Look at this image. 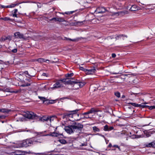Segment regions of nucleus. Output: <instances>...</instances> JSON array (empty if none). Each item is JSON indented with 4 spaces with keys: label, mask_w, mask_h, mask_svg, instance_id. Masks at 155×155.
I'll list each match as a JSON object with an SVG mask.
<instances>
[{
    "label": "nucleus",
    "mask_w": 155,
    "mask_h": 155,
    "mask_svg": "<svg viewBox=\"0 0 155 155\" xmlns=\"http://www.w3.org/2000/svg\"><path fill=\"white\" fill-rule=\"evenodd\" d=\"M83 127V124L73 121L71 125L65 126L64 130L68 133L70 134L73 133L74 132L80 134L81 133Z\"/></svg>",
    "instance_id": "obj_1"
},
{
    "label": "nucleus",
    "mask_w": 155,
    "mask_h": 155,
    "mask_svg": "<svg viewBox=\"0 0 155 155\" xmlns=\"http://www.w3.org/2000/svg\"><path fill=\"white\" fill-rule=\"evenodd\" d=\"M42 143V140L36 136L27 139L22 141L21 143V147H27L38 143Z\"/></svg>",
    "instance_id": "obj_2"
},
{
    "label": "nucleus",
    "mask_w": 155,
    "mask_h": 155,
    "mask_svg": "<svg viewBox=\"0 0 155 155\" xmlns=\"http://www.w3.org/2000/svg\"><path fill=\"white\" fill-rule=\"evenodd\" d=\"M25 116V117L31 119L36 120L42 121H48L49 120V116L46 117L43 116L42 117H39L31 111H27Z\"/></svg>",
    "instance_id": "obj_3"
},
{
    "label": "nucleus",
    "mask_w": 155,
    "mask_h": 155,
    "mask_svg": "<svg viewBox=\"0 0 155 155\" xmlns=\"http://www.w3.org/2000/svg\"><path fill=\"white\" fill-rule=\"evenodd\" d=\"M79 110V109H77L75 110L69 111V113H65L63 114V118H73L77 114V112Z\"/></svg>",
    "instance_id": "obj_4"
},
{
    "label": "nucleus",
    "mask_w": 155,
    "mask_h": 155,
    "mask_svg": "<svg viewBox=\"0 0 155 155\" xmlns=\"http://www.w3.org/2000/svg\"><path fill=\"white\" fill-rule=\"evenodd\" d=\"M14 36L15 38L22 39L23 40H27L28 38L24 36V35L20 33L19 32L14 33Z\"/></svg>",
    "instance_id": "obj_5"
},
{
    "label": "nucleus",
    "mask_w": 155,
    "mask_h": 155,
    "mask_svg": "<svg viewBox=\"0 0 155 155\" xmlns=\"http://www.w3.org/2000/svg\"><path fill=\"white\" fill-rule=\"evenodd\" d=\"M46 136H49L53 137H57L59 138L64 137L63 134H59V132H55V131L53 132H50L49 134L46 135Z\"/></svg>",
    "instance_id": "obj_6"
},
{
    "label": "nucleus",
    "mask_w": 155,
    "mask_h": 155,
    "mask_svg": "<svg viewBox=\"0 0 155 155\" xmlns=\"http://www.w3.org/2000/svg\"><path fill=\"white\" fill-rule=\"evenodd\" d=\"M145 147L147 148H155V141H153L149 143H147L144 145Z\"/></svg>",
    "instance_id": "obj_7"
},
{
    "label": "nucleus",
    "mask_w": 155,
    "mask_h": 155,
    "mask_svg": "<svg viewBox=\"0 0 155 155\" xmlns=\"http://www.w3.org/2000/svg\"><path fill=\"white\" fill-rule=\"evenodd\" d=\"M106 11V9L104 7H98L97 8L95 12L96 13H103Z\"/></svg>",
    "instance_id": "obj_8"
},
{
    "label": "nucleus",
    "mask_w": 155,
    "mask_h": 155,
    "mask_svg": "<svg viewBox=\"0 0 155 155\" xmlns=\"http://www.w3.org/2000/svg\"><path fill=\"white\" fill-rule=\"evenodd\" d=\"M63 87V85L60 83V82L59 81H58L53 85V87L51 88L52 89H55L57 88Z\"/></svg>",
    "instance_id": "obj_9"
},
{
    "label": "nucleus",
    "mask_w": 155,
    "mask_h": 155,
    "mask_svg": "<svg viewBox=\"0 0 155 155\" xmlns=\"http://www.w3.org/2000/svg\"><path fill=\"white\" fill-rule=\"evenodd\" d=\"M12 39V36L10 35H8L7 36H3L1 37L0 39L1 42H4L6 40H8L9 41H10Z\"/></svg>",
    "instance_id": "obj_10"
},
{
    "label": "nucleus",
    "mask_w": 155,
    "mask_h": 155,
    "mask_svg": "<svg viewBox=\"0 0 155 155\" xmlns=\"http://www.w3.org/2000/svg\"><path fill=\"white\" fill-rule=\"evenodd\" d=\"M69 78H66L65 84L73 85V84H77V82L75 81H71V80H69Z\"/></svg>",
    "instance_id": "obj_11"
},
{
    "label": "nucleus",
    "mask_w": 155,
    "mask_h": 155,
    "mask_svg": "<svg viewBox=\"0 0 155 155\" xmlns=\"http://www.w3.org/2000/svg\"><path fill=\"white\" fill-rule=\"evenodd\" d=\"M96 71V70L94 67L90 69H87L86 74H93Z\"/></svg>",
    "instance_id": "obj_12"
},
{
    "label": "nucleus",
    "mask_w": 155,
    "mask_h": 155,
    "mask_svg": "<svg viewBox=\"0 0 155 155\" xmlns=\"http://www.w3.org/2000/svg\"><path fill=\"white\" fill-rule=\"evenodd\" d=\"M91 118V117H90L88 115L87 116V117H85V116H81V115L80 117L78 118L77 119H74V120L76 121H79L81 119H84L85 120L86 119H87L88 118Z\"/></svg>",
    "instance_id": "obj_13"
},
{
    "label": "nucleus",
    "mask_w": 155,
    "mask_h": 155,
    "mask_svg": "<svg viewBox=\"0 0 155 155\" xmlns=\"http://www.w3.org/2000/svg\"><path fill=\"white\" fill-rule=\"evenodd\" d=\"M20 4V3L17 2H15L14 3H12L11 5L6 6V8H11L15 7V6H18Z\"/></svg>",
    "instance_id": "obj_14"
},
{
    "label": "nucleus",
    "mask_w": 155,
    "mask_h": 155,
    "mask_svg": "<svg viewBox=\"0 0 155 155\" xmlns=\"http://www.w3.org/2000/svg\"><path fill=\"white\" fill-rule=\"evenodd\" d=\"M85 21H78L77 22H72L71 23V25L73 26H77L78 25H80L83 24V22Z\"/></svg>",
    "instance_id": "obj_15"
},
{
    "label": "nucleus",
    "mask_w": 155,
    "mask_h": 155,
    "mask_svg": "<svg viewBox=\"0 0 155 155\" xmlns=\"http://www.w3.org/2000/svg\"><path fill=\"white\" fill-rule=\"evenodd\" d=\"M24 151L21 150H16L14 152V153L16 155H25Z\"/></svg>",
    "instance_id": "obj_16"
},
{
    "label": "nucleus",
    "mask_w": 155,
    "mask_h": 155,
    "mask_svg": "<svg viewBox=\"0 0 155 155\" xmlns=\"http://www.w3.org/2000/svg\"><path fill=\"white\" fill-rule=\"evenodd\" d=\"M123 36L124 37L127 38V36L126 35L122 34V35H119L115 37V38L116 40H119L120 39H121L122 38V37Z\"/></svg>",
    "instance_id": "obj_17"
},
{
    "label": "nucleus",
    "mask_w": 155,
    "mask_h": 155,
    "mask_svg": "<svg viewBox=\"0 0 155 155\" xmlns=\"http://www.w3.org/2000/svg\"><path fill=\"white\" fill-rule=\"evenodd\" d=\"M98 111V110H97L96 109L94 108H92L91 109L88 111V114H92L93 113H94L95 112H96Z\"/></svg>",
    "instance_id": "obj_18"
},
{
    "label": "nucleus",
    "mask_w": 155,
    "mask_h": 155,
    "mask_svg": "<svg viewBox=\"0 0 155 155\" xmlns=\"http://www.w3.org/2000/svg\"><path fill=\"white\" fill-rule=\"evenodd\" d=\"M37 61H38L40 63H42L43 62H47V61L49 62L50 61L48 60H45V59L39 58L37 59Z\"/></svg>",
    "instance_id": "obj_19"
},
{
    "label": "nucleus",
    "mask_w": 155,
    "mask_h": 155,
    "mask_svg": "<svg viewBox=\"0 0 155 155\" xmlns=\"http://www.w3.org/2000/svg\"><path fill=\"white\" fill-rule=\"evenodd\" d=\"M75 81L77 82V84H79L80 87H82L85 85V83L82 81H80L79 80H76Z\"/></svg>",
    "instance_id": "obj_20"
},
{
    "label": "nucleus",
    "mask_w": 155,
    "mask_h": 155,
    "mask_svg": "<svg viewBox=\"0 0 155 155\" xmlns=\"http://www.w3.org/2000/svg\"><path fill=\"white\" fill-rule=\"evenodd\" d=\"M25 152V154H30V153H32V154H41V155H48V154H46V153H31V151H29V152H27V151H24Z\"/></svg>",
    "instance_id": "obj_21"
},
{
    "label": "nucleus",
    "mask_w": 155,
    "mask_h": 155,
    "mask_svg": "<svg viewBox=\"0 0 155 155\" xmlns=\"http://www.w3.org/2000/svg\"><path fill=\"white\" fill-rule=\"evenodd\" d=\"M130 10L132 11H136L137 10V7L136 5H133L130 8Z\"/></svg>",
    "instance_id": "obj_22"
},
{
    "label": "nucleus",
    "mask_w": 155,
    "mask_h": 155,
    "mask_svg": "<svg viewBox=\"0 0 155 155\" xmlns=\"http://www.w3.org/2000/svg\"><path fill=\"white\" fill-rule=\"evenodd\" d=\"M93 131L95 133L99 132L100 131V129L96 126L93 127H92Z\"/></svg>",
    "instance_id": "obj_23"
},
{
    "label": "nucleus",
    "mask_w": 155,
    "mask_h": 155,
    "mask_svg": "<svg viewBox=\"0 0 155 155\" xmlns=\"http://www.w3.org/2000/svg\"><path fill=\"white\" fill-rule=\"evenodd\" d=\"M4 20L5 21H9L12 22H13L14 21V19H11L10 18L8 17H5L4 18Z\"/></svg>",
    "instance_id": "obj_24"
},
{
    "label": "nucleus",
    "mask_w": 155,
    "mask_h": 155,
    "mask_svg": "<svg viewBox=\"0 0 155 155\" xmlns=\"http://www.w3.org/2000/svg\"><path fill=\"white\" fill-rule=\"evenodd\" d=\"M74 74L73 73H71L70 74L68 73L65 75V76L66 78H69V77H71L74 75Z\"/></svg>",
    "instance_id": "obj_25"
},
{
    "label": "nucleus",
    "mask_w": 155,
    "mask_h": 155,
    "mask_svg": "<svg viewBox=\"0 0 155 155\" xmlns=\"http://www.w3.org/2000/svg\"><path fill=\"white\" fill-rule=\"evenodd\" d=\"M58 141L62 144H65L67 143V141L64 139H59L58 140Z\"/></svg>",
    "instance_id": "obj_26"
},
{
    "label": "nucleus",
    "mask_w": 155,
    "mask_h": 155,
    "mask_svg": "<svg viewBox=\"0 0 155 155\" xmlns=\"http://www.w3.org/2000/svg\"><path fill=\"white\" fill-rule=\"evenodd\" d=\"M31 85V83H28L26 82H24V84H22L21 85V86L23 87H25Z\"/></svg>",
    "instance_id": "obj_27"
},
{
    "label": "nucleus",
    "mask_w": 155,
    "mask_h": 155,
    "mask_svg": "<svg viewBox=\"0 0 155 155\" xmlns=\"http://www.w3.org/2000/svg\"><path fill=\"white\" fill-rule=\"evenodd\" d=\"M24 73L25 74H27L28 75V76H29L30 77H34L35 76V75H34V74H32V75H31L30 74L28 71H25L24 72Z\"/></svg>",
    "instance_id": "obj_28"
},
{
    "label": "nucleus",
    "mask_w": 155,
    "mask_h": 155,
    "mask_svg": "<svg viewBox=\"0 0 155 155\" xmlns=\"http://www.w3.org/2000/svg\"><path fill=\"white\" fill-rule=\"evenodd\" d=\"M49 100L47 99H46L45 100L43 101V103L46 105L50 104H49Z\"/></svg>",
    "instance_id": "obj_29"
},
{
    "label": "nucleus",
    "mask_w": 155,
    "mask_h": 155,
    "mask_svg": "<svg viewBox=\"0 0 155 155\" xmlns=\"http://www.w3.org/2000/svg\"><path fill=\"white\" fill-rule=\"evenodd\" d=\"M109 126L107 125H106L104 126V131H109Z\"/></svg>",
    "instance_id": "obj_30"
},
{
    "label": "nucleus",
    "mask_w": 155,
    "mask_h": 155,
    "mask_svg": "<svg viewBox=\"0 0 155 155\" xmlns=\"http://www.w3.org/2000/svg\"><path fill=\"white\" fill-rule=\"evenodd\" d=\"M65 80H66V78L60 79L58 81L60 82V83L61 82H63V83L65 84Z\"/></svg>",
    "instance_id": "obj_31"
},
{
    "label": "nucleus",
    "mask_w": 155,
    "mask_h": 155,
    "mask_svg": "<svg viewBox=\"0 0 155 155\" xmlns=\"http://www.w3.org/2000/svg\"><path fill=\"white\" fill-rule=\"evenodd\" d=\"M150 132H144V135L145 136H146L147 137H150Z\"/></svg>",
    "instance_id": "obj_32"
},
{
    "label": "nucleus",
    "mask_w": 155,
    "mask_h": 155,
    "mask_svg": "<svg viewBox=\"0 0 155 155\" xmlns=\"http://www.w3.org/2000/svg\"><path fill=\"white\" fill-rule=\"evenodd\" d=\"M114 95L118 97H120V93L119 92H115Z\"/></svg>",
    "instance_id": "obj_33"
},
{
    "label": "nucleus",
    "mask_w": 155,
    "mask_h": 155,
    "mask_svg": "<svg viewBox=\"0 0 155 155\" xmlns=\"http://www.w3.org/2000/svg\"><path fill=\"white\" fill-rule=\"evenodd\" d=\"M49 21H52V22H56V21H57V18H53L51 19H50Z\"/></svg>",
    "instance_id": "obj_34"
},
{
    "label": "nucleus",
    "mask_w": 155,
    "mask_h": 155,
    "mask_svg": "<svg viewBox=\"0 0 155 155\" xmlns=\"http://www.w3.org/2000/svg\"><path fill=\"white\" fill-rule=\"evenodd\" d=\"M57 21L60 22V21H65L64 19L62 18H57Z\"/></svg>",
    "instance_id": "obj_35"
},
{
    "label": "nucleus",
    "mask_w": 155,
    "mask_h": 155,
    "mask_svg": "<svg viewBox=\"0 0 155 155\" xmlns=\"http://www.w3.org/2000/svg\"><path fill=\"white\" fill-rule=\"evenodd\" d=\"M119 76V78H121L122 79H125L126 77H125L124 74H122Z\"/></svg>",
    "instance_id": "obj_36"
},
{
    "label": "nucleus",
    "mask_w": 155,
    "mask_h": 155,
    "mask_svg": "<svg viewBox=\"0 0 155 155\" xmlns=\"http://www.w3.org/2000/svg\"><path fill=\"white\" fill-rule=\"evenodd\" d=\"M79 69L81 70H82L83 71L85 72H86V71H87V69L84 68V67H81V66L80 67Z\"/></svg>",
    "instance_id": "obj_37"
},
{
    "label": "nucleus",
    "mask_w": 155,
    "mask_h": 155,
    "mask_svg": "<svg viewBox=\"0 0 155 155\" xmlns=\"http://www.w3.org/2000/svg\"><path fill=\"white\" fill-rule=\"evenodd\" d=\"M11 50V52H12V53H16L17 52V49L16 48H15V49H12V50H11Z\"/></svg>",
    "instance_id": "obj_38"
},
{
    "label": "nucleus",
    "mask_w": 155,
    "mask_h": 155,
    "mask_svg": "<svg viewBox=\"0 0 155 155\" xmlns=\"http://www.w3.org/2000/svg\"><path fill=\"white\" fill-rule=\"evenodd\" d=\"M38 98L39 99H40L41 100L43 101H43H44V100H45V99H46V98L45 97H42L39 96H38Z\"/></svg>",
    "instance_id": "obj_39"
},
{
    "label": "nucleus",
    "mask_w": 155,
    "mask_h": 155,
    "mask_svg": "<svg viewBox=\"0 0 155 155\" xmlns=\"http://www.w3.org/2000/svg\"><path fill=\"white\" fill-rule=\"evenodd\" d=\"M56 100H49V104H53L56 102Z\"/></svg>",
    "instance_id": "obj_40"
},
{
    "label": "nucleus",
    "mask_w": 155,
    "mask_h": 155,
    "mask_svg": "<svg viewBox=\"0 0 155 155\" xmlns=\"http://www.w3.org/2000/svg\"><path fill=\"white\" fill-rule=\"evenodd\" d=\"M148 108L149 110H151L153 109H155V106H149V107H148Z\"/></svg>",
    "instance_id": "obj_41"
},
{
    "label": "nucleus",
    "mask_w": 155,
    "mask_h": 155,
    "mask_svg": "<svg viewBox=\"0 0 155 155\" xmlns=\"http://www.w3.org/2000/svg\"><path fill=\"white\" fill-rule=\"evenodd\" d=\"M113 147H116V148H118L120 151H121V150L120 147L118 145H113Z\"/></svg>",
    "instance_id": "obj_42"
},
{
    "label": "nucleus",
    "mask_w": 155,
    "mask_h": 155,
    "mask_svg": "<svg viewBox=\"0 0 155 155\" xmlns=\"http://www.w3.org/2000/svg\"><path fill=\"white\" fill-rule=\"evenodd\" d=\"M128 104H130L131 105H132V106H133L134 107H137V104H136V103H128Z\"/></svg>",
    "instance_id": "obj_43"
},
{
    "label": "nucleus",
    "mask_w": 155,
    "mask_h": 155,
    "mask_svg": "<svg viewBox=\"0 0 155 155\" xmlns=\"http://www.w3.org/2000/svg\"><path fill=\"white\" fill-rule=\"evenodd\" d=\"M7 110H6L5 109H0V112H7L8 111H7Z\"/></svg>",
    "instance_id": "obj_44"
},
{
    "label": "nucleus",
    "mask_w": 155,
    "mask_h": 155,
    "mask_svg": "<svg viewBox=\"0 0 155 155\" xmlns=\"http://www.w3.org/2000/svg\"><path fill=\"white\" fill-rule=\"evenodd\" d=\"M66 40H69L70 41H75L76 40V39H71V38H67L66 39Z\"/></svg>",
    "instance_id": "obj_45"
},
{
    "label": "nucleus",
    "mask_w": 155,
    "mask_h": 155,
    "mask_svg": "<svg viewBox=\"0 0 155 155\" xmlns=\"http://www.w3.org/2000/svg\"><path fill=\"white\" fill-rule=\"evenodd\" d=\"M141 107L142 108H148V107H149V106L148 105H142L141 104Z\"/></svg>",
    "instance_id": "obj_46"
},
{
    "label": "nucleus",
    "mask_w": 155,
    "mask_h": 155,
    "mask_svg": "<svg viewBox=\"0 0 155 155\" xmlns=\"http://www.w3.org/2000/svg\"><path fill=\"white\" fill-rule=\"evenodd\" d=\"M114 129V127L113 126L109 127L108 130L109 131H111Z\"/></svg>",
    "instance_id": "obj_47"
},
{
    "label": "nucleus",
    "mask_w": 155,
    "mask_h": 155,
    "mask_svg": "<svg viewBox=\"0 0 155 155\" xmlns=\"http://www.w3.org/2000/svg\"><path fill=\"white\" fill-rule=\"evenodd\" d=\"M88 114H88V111H87V112H84V113L81 114V116H85L86 115H88Z\"/></svg>",
    "instance_id": "obj_48"
},
{
    "label": "nucleus",
    "mask_w": 155,
    "mask_h": 155,
    "mask_svg": "<svg viewBox=\"0 0 155 155\" xmlns=\"http://www.w3.org/2000/svg\"><path fill=\"white\" fill-rule=\"evenodd\" d=\"M96 135H99V136H101V137H103V138H105V137L104 136V135L102 134H100V133H97L96 134Z\"/></svg>",
    "instance_id": "obj_49"
},
{
    "label": "nucleus",
    "mask_w": 155,
    "mask_h": 155,
    "mask_svg": "<svg viewBox=\"0 0 155 155\" xmlns=\"http://www.w3.org/2000/svg\"><path fill=\"white\" fill-rule=\"evenodd\" d=\"M87 145L86 143H82L81 145H80V146H86Z\"/></svg>",
    "instance_id": "obj_50"
},
{
    "label": "nucleus",
    "mask_w": 155,
    "mask_h": 155,
    "mask_svg": "<svg viewBox=\"0 0 155 155\" xmlns=\"http://www.w3.org/2000/svg\"><path fill=\"white\" fill-rule=\"evenodd\" d=\"M53 117V116H49V120L50 122L51 121V120H53V119H52V118Z\"/></svg>",
    "instance_id": "obj_51"
},
{
    "label": "nucleus",
    "mask_w": 155,
    "mask_h": 155,
    "mask_svg": "<svg viewBox=\"0 0 155 155\" xmlns=\"http://www.w3.org/2000/svg\"><path fill=\"white\" fill-rule=\"evenodd\" d=\"M135 74H124L125 75V77H126V76H129L130 75H133L134 76H135Z\"/></svg>",
    "instance_id": "obj_52"
},
{
    "label": "nucleus",
    "mask_w": 155,
    "mask_h": 155,
    "mask_svg": "<svg viewBox=\"0 0 155 155\" xmlns=\"http://www.w3.org/2000/svg\"><path fill=\"white\" fill-rule=\"evenodd\" d=\"M78 10H75L74 11H70L69 12H70V14H72L73 13H74V12H76Z\"/></svg>",
    "instance_id": "obj_53"
},
{
    "label": "nucleus",
    "mask_w": 155,
    "mask_h": 155,
    "mask_svg": "<svg viewBox=\"0 0 155 155\" xmlns=\"http://www.w3.org/2000/svg\"><path fill=\"white\" fill-rule=\"evenodd\" d=\"M113 146L112 145L111 143H110L108 145V147L110 148L113 147Z\"/></svg>",
    "instance_id": "obj_54"
},
{
    "label": "nucleus",
    "mask_w": 155,
    "mask_h": 155,
    "mask_svg": "<svg viewBox=\"0 0 155 155\" xmlns=\"http://www.w3.org/2000/svg\"><path fill=\"white\" fill-rule=\"evenodd\" d=\"M5 116L4 115H0V119H4L5 118Z\"/></svg>",
    "instance_id": "obj_55"
},
{
    "label": "nucleus",
    "mask_w": 155,
    "mask_h": 155,
    "mask_svg": "<svg viewBox=\"0 0 155 155\" xmlns=\"http://www.w3.org/2000/svg\"><path fill=\"white\" fill-rule=\"evenodd\" d=\"M111 55H112V57L113 58H114L116 56V54L114 53H113Z\"/></svg>",
    "instance_id": "obj_56"
},
{
    "label": "nucleus",
    "mask_w": 155,
    "mask_h": 155,
    "mask_svg": "<svg viewBox=\"0 0 155 155\" xmlns=\"http://www.w3.org/2000/svg\"><path fill=\"white\" fill-rule=\"evenodd\" d=\"M12 16L13 17H17V15L16 14L14 13L12 14Z\"/></svg>",
    "instance_id": "obj_57"
},
{
    "label": "nucleus",
    "mask_w": 155,
    "mask_h": 155,
    "mask_svg": "<svg viewBox=\"0 0 155 155\" xmlns=\"http://www.w3.org/2000/svg\"><path fill=\"white\" fill-rule=\"evenodd\" d=\"M18 12V9H15L14 10V13L16 14Z\"/></svg>",
    "instance_id": "obj_58"
},
{
    "label": "nucleus",
    "mask_w": 155,
    "mask_h": 155,
    "mask_svg": "<svg viewBox=\"0 0 155 155\" xmlns=\"http://www.w3.org/2000/svg\"><path fill=\"white\" fill-rule=\"evenodd\" d=\"M141 106H142L141 104H137L136 107H141Z\"/></svg>",
    "instance_id": "obj_59"
},
{
    "label": "nucleus",
    "mask_w": 155,
    "mask_h": 155,
    "mask_svg": "<svg viewBox=\"0 0 155 155\" xmlns=\"http://www.w3.org/2000/svg\"><path fill=\"white\" fill-rule=\"evenodd\" d=\"M5 52L8 53H11V51H5Z\"/></svg>",
    "instance_id": "obj_60"
},
{
    "label": "nucleus",
    "mask_w": 155,
    "mask_h": 155,
    "mask_svg": "<svg viewBox=\"0 0 155 155\" xmlns=\"http://www.w3.org/2000/svg\"><path fill=\"white\" fill-rule=\"evenodd\" d=\"M68 99V97H63L61 98L60 99H61V100H63V99Z\"/></svg>",
    "instance_id": "obj_61"
},
{
    "label": "nucleus",
    "mask_w": 155,
    "mask_h": 155,
    "mask_svg": "<svg viewBox=\"0 0 155 155\" xmlns=\"http://www.w3.org/2000/svg\"><path fill=\"white\" fill-rule=\"evenodd\" d=\"M65 14L67 15H70V12H65L64 13Z\"/></svg>",
    "instance_id": "obj_62"
},
{
    "label": "nucleus",
    "mask_w": 155,
    "mask_h": 155,
    "mask_svg": "<svg viewBox=\"0 0 155 155\" xmlns=\"http://www.w3.org/2000/svg\"><path fill=\"white\" fill-rule=\"evenodd\" d=\"M42 75L43 76H47V74L45 73H43L42 74Z\"/></svg>",
    "instance_id": "obj_63"
},
{
    "label": "nucleus",
    "mask_w": 155,
    "mask_h": 155,
    "mask_svg": "<svg viewBox=\"0 0 155 155\" xmlns=\"http://www.w3.org/2000/svg\"><path fill=\"white\" fill-rule=\"evenodd\" d=\"M1 6L2 7V8H6V6H5V5H1Z\"/></svg>",
    "instance_id": "obj_64"
}]
</instances>
